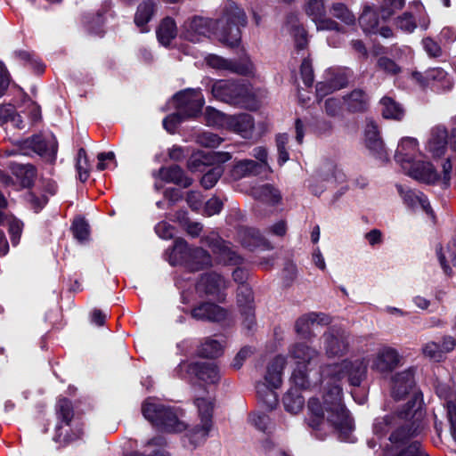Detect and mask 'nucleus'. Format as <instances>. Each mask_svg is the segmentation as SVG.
<instances>
[{
    "label": "nucleus",
    "mask_w": 456,
    "mask_h": 456,
    "mask_svg": "<svg viewBox=\"0 0 456 456\" xmlns=\"http://www.w3.org/2000/svg\"><path fill=\"white\" fill-rule=\"evenodd\" d=\"M413 385V373L411 370L395 374L392 384V395L397 401L407 399L406 410L394 416L377 419L374 422V432L379 434L387 432L389 428H397L390 436L394 444H404L406 439L421 432L423 428V413L416 408V395H411Z\"/></svg>",
    "instance_id": "1"
},
{
    "label": "nucleus",
    "mask_w": 456,
    "mask_h": 456,
    "mask_svg": "<svg viewBox=\"0 0 456 456\" xmlns=\"http://www.w3.org/2000/svg\"><path fill=\"white\" fill-rule=\"evenodd\" d=\"M247 24V16L236 4H229L219 20L212 21L204 18H193L184 21L182 36L188 41L200 42L208 36L211 27L218 40L225 45L235 46L240 40V26Z\"/></svg>",
    "instance_id": "2"
},
{
    "label": "nucleus",
    "mask_w": 456,
    "mask_h": 456,
    "mask_svg": "<svg viewBox=\"0 0 456 456\" xmlns=\"http://www.w3.org/2000/svg\"><path fill=\"white\" fill-rule=\"evenodd\" d=\"M340 387L334 385L323 396L321 403L312 399L308 403L311 417L309 424L313 428H318L322 424L329 423L342 434H347L353 429V421L346 411L341 400Z\"/></svg>",
    "instance_id": "3"
},
{
    "label": "nucleus",
    "mask_w": 456,
    "mask_h": 456,
    "mask_svg": "<svg viewBox=\"0 0 456 456\" xmlns=\"http://www.w3.org/2000/svg\"><path fill=\"white\" fill-rule=\"evenodd\" d=\"M394 160L407 175L419 182L433 183L439 178L436 167L426 160L419 141L405 135L397 142Z\"/></svg>",
    "instance_id": "4"
},
{
    "label": "nucleus",
    "mask_w": 456,
    "mask_h": 456,
    "mask_svg": "<svg viewBox=\"0 0 456 456\" xmlns=\"http://www.w3.org/2000/svg\"><path fill=\"white\" fill-rule=\"evenodd\" d=\"M289 356L292 362V383L305 389L311 386L312 372L320 362V353L305 342H298L290 347Z\"/></svg>",
    "instance_id": "5"
},
{
    "label": "nucleus",
    "mask_w": 456,
    "mask_h": 456,
    "mask_svg": "<svg viewBox=\"0 0 456 456\" xmlns=\"http://www.w3.org/2000/svg\"><path fill=\"white\" fill-rule=\"evenodd\" d=\"M142 414L149 421L166 432H182L186 428L184 422L179 419L175 411L152 397H149L142 403Z\"/></svg>",
    "instance_id": "6"
},
{
    "label": "nucleus",
    "mask_w": 456,
    "mask_h": 456,
    "mask_svg": "<svg viewBox=\"0 0 456 456\" xmlns=\"http://www.w3.org/2000/svg\"><path fill=\"white\" fill-rule=\"evenodd\" d=\"M285 358L276 356L268 364L265 373V383L256 385V394L265 407L273 409L278 403V397L274 391L282 381V370L285 366Z\"/></svg>",
    "instance_id": "7"
},
{
    "label": "nucleus",
    "mask_w": 456,
    "mask_h": 456,
    "mask_svg": "<svg viewBox=\"0 0 456 456\" xmlns=\"http://www.w3.org/2000/svg\"><path fill=\"white\" fill-rule=\"evenodd\" d=\"M212 94L219 101L229 102L232 105H239L245 108H253L255 104L248 86L232 80H217L212 86Z\"/></svg>",
    "instance_id": "8"
},
{
    "label": "nucleus",
    "mask_w": 456,
    "mask_h": 456,
    "mask_svg": "<svg viewBox=\"0 0 456 456\" xmlns=\"http://www.w3.org/2000/svg\"><path fill=\"white\" fill-rule=\"evenodd\" d=\"M366 373V364L361 358L329 364L322 370L324 378L341 379L347 378L350 384L358 386Z\"/></svg>",
    "instance_id": "9"
},
{
    "label": "nucleus",
    "mask_w": 456,
    "mask_h": 456,
    "mask_svg": "<svg viewBox=\"0 0 456 456\" xmlns=\"http://www.w3.org/2000/svg\"><path fill=\"white\" fill-rule=\"evenodd\" d=\"M192 258V264H189L193 270H199L211 265V257L208 252L202 248H196L191 252L188 244L184 240H176L174 248L169 254V262L171 265L183 264L188 257Z\"/></svg>",
    "instance_id": "10"
},
{
    "label": "nucleus",
    "mask_w": 456,
    "mask_h": 456,
    "mask_svg": "<svg viewBox=\"0 0 456 456\" xmlns=\"http://www.w3.org/2000/svg\"><path fill=\"white\" fill-rule=\"evenodd\" d=\"M173 102L187 117H195L201 111L204 99L200 90L187 89L178 92Z\"/></svg>",
    "instance_id": "11"
},
{
    "label": "nucleus",
    "mask_w": 456,
    "mask_h": 456,
    "mask_svg": "<svg viewBox=\"0 0 456 456\" xmlns=\"http://www.w3.org/2000/svg\"><path fill=\"white\" fill-rule=\"evenodd\" d=\"M322 339L324 351L326 355L330 358L343 356L348 350V337L344 331H327L323 335Z\"/></svg>",
    "instance_id": "12"
},
{
    "label": "nucleus",
    "mask_w": 456,
    "mask_h": 456,
    "mask_svg": "<svg viewBox=\"0 0 456 456\" xmlns=\"http://www.w3.org/2000/svg\"><path fill=\"white\" fill-rule=\"evenodd\" d=\"M25 143L46 160L53 161L55 159L58 143L54 135L49 134L45 137L44 135H35L33 138L27 140Z\"/></svg>",
    "instance_id": "13"
},
{
    "label": "nucleus",
    "mask_w": 456,
    "mask_h": 456,
    "mask_svg": "<svg viewBox=\"0 0 456 456\" xmlns=\"http://www.w3.org/2000/svg\"><path fill=\"white\" fill-rule=\"evenodd\" d=\"M206 61L210 68L220 70H229L230 72L242 75L253 74L255 69L250 61H243L242 62L236 63L220 56L212 55V53L206 57Z\"/></svg>",
    "instance_id": "14"
},
{
    "label": "nucleus",
    "mask_w": 456,
    "mask_h": 456,
    "mask_svg": "<svg viewBox=\"0 0 456 456\" xmlns=\"http://www.w3.org/2000/svg\"><path fill=\"white\" fill-rule=\"evenodd\" d=\"M180 368L208 384H216L220 379V371L213 362L183 363Z\"/></svg>",
    "instance_id": "15"
},
{
    "label": "nucleus",
    "mask_w": 456,
    "mask_h": 456,
    "mask_svg": "<svg viewBox=\"0 0 456 456\" xmlns=\"http://www.w3.org/2000/svg\"><path fill=\"white\" fill-rule=\"evenodd\" d=\"M401 356L393 347H383L374 356L371 368L380 373L391 372L401 362Z\"/></svg>",
    "instance_id": "16"
},
{
    "label": "nucleus",
    "mask_w": 456,
    "mask_h": 456,
    "mask_svg": "<svg viewBox=\"0 0 456 456\" xmlns=\"http://www.w3.org/2000/svg\"><path fill=\"white\" fill-rule=\"evenodd\" d=\"M412 77L420 85H436L442 89H449L452 85L448 74L440 68L429 69L424 75L414 72Z\"/></svg>",
    "instance_id": "17"
},
{
    "label": "nucleus",
    "mask_w": 456,
    "mask_h": 456,
    "mask_svg": "<svg viewBox=\"0 0 456 456\" xmlns=\"http://www.w3.org/2000/svg\"><path fill=\"white\" fill-rule=\"evenodd\" d=\"M365 143L379 159H388L387 151L385 149V144L380 138L379 128L375 122L369 121L365 125Z\"/></svg>",
    "instance_id": "18"
},
{
    "label": "nucleus",
    "mask_w": 456,
    "mask_h": 456,
    "mask_svg": "<svg viewBox=\"0 0 456 456\" xmlns=\"http://www.w3.org/2000/svg\"><path fill=\"white\" fill-rule=\"evenodd\" d=\"M448 143V130L443 125H436L431 128L429 138L427 141V149L434 156L444 155Z\"/></svg>",
    "instance_id": "19"
},
{
    "label": "nucleus",
    "mask_w": 456,
    "mask_h": 456,
    "mask_svg": "<svg viewBox=\"0 0 456 456\" xmlns=\"http://www.w3.org/2000/svg\"><path fill=\"white\" fill-rule=\"evenodd\" d=\"M254 126L253 118L248 113L228 117L227 129L240 134L242 138L251 137Z\"/></svg>",
    "instance_id": "20"
},
{
    "label": "nucleus",
    "mask_w": 456,
    "mask_h": 456,
    "mask_svg": "<svg viewBox=\"0 0 456 456\" xmlns=\"http://www.w3.org/2000/svg\"><path fill=\"white\" fill-rule=\"evenodd\" d=\"M437 256L444 271L450 274L452 266L456 268V236L437 249Z\"/></svg>",
    "instance_id": "21"
},
{
    "label": "nucleus",
    "mask_w": 456,
    "mask_h": 456,
    "mask_svg": "<svg viewBox=\"0 0 456 456\" xmlns=\"http://www.w3.org/2000/svg\"><path fill=\"white\" fill-rule=\"evenodd\" d=\"M397 189L406 205L411 207L413 209L420 208L427 213H432L429 201L426 195L419 191H413V190H404L402 186H398Z\"/></svg>",
    "instance_id": "22"
},
{
    "label": "nucleus",
    "mask_w": 456,
    "mask_h": 456,
    "mask_svg": "<svg viewBox=\"0 0 456 456\" xmlns=\"http://www.w3.org/2000/svg\"><path fill=\"white\" fill-rule=\"evenodd\" d=\"M192 318L197 320L220 321L225 318L223 308L217 305L204 303L192 309Z\"/></svg>",
    "instance_id": "23"
},
{
    "label": "nucleus",
    "mask_w": 456,
    "mask_h": 456,
    "mask_svg": "<svg viewBox=\"0 0 456 456\" xmlns=\"http://www.w3.org/2000/svg\"><path fill=\"white\" fill-rule=\"evenodd\" d=\"M226 287V282L219 274L212 273L201 277L198 283V289L207 294H217Z\"/></svg>",
    "instance_id": "24"
},
{
    "label": "nucleus",
    "mask_w": 456,
    "mask_h": 456,
    "mask_svg": "<svg viewBox=\"0 0 456 456\" xmlns=\"http://www.w3.org/2000/svg\"><path fill=\"white\" fill-rule=\"evenodd\" d=\"M159 41L163 45H168L173 38L177 35V27L175 20L171 18H166L161 20L156 31Z\"/></svg>",
    "instance_id": "25"
},
{
    "label": "nucleus",
    "mask_w": 456,
    "mask_h": 456,
    "mask_svg": "<svg viewBox=\"0 0 456 456\" xmlns=\"http://www.w3.org/2000/svg\"><path fill=\"white\" fill-rule=\"evenodd\" d=\"M381 112L385 118H392L401 120L404 117L405 110L399 102L391 99V97L384 96L380 101Z\"/></svg>",
    "instance_id": "26"
},
{
    "label": "nucleus",
    "mask_w": 456,
    "mask_h": 456,
    "mask_svg": "<svg viewBox=\"0 0 456 456\" xmlns=\"http://www.w3.org/2000/svg\"><path fill=\"white\" fill-rule=\"evenodd\" d=\"M251 194L254 198L270 204H275L281 199L279 191L272 187L271 184H261V186L254 187L251 189Z\"/></svg>",
    "instance_id": "27"
},
{
    "label": "nucleus",
    "mask_w": 456,
    "mask_h": 456,
    "mask_svg": "<svg viewBox=\"0 0 456 456\" xmlns=\"http://www.w3.org/2000/svg\"><path fill=\"white\" fill-rule=\"evenodd\" d=\"M161 174L167 182L175 183L183 187H189L192 183L191 179L185 176L184 172L178 166H173L167 169L161 170Z\"/></svg>",
    "instance_id": "28"
},
{
    "label": "nucleus",
    "mask_w": 456,
    "mask_h": 456,
    "mask_svg": "<svg viewBox=\"0 0 456 456\" xmlns=\"http://www.w3.org/2000/svg\"><path fill=\"white\" fill-rule=\"evenodd\" d=\"M155 4L151 0H144L137 8L134 22L138 27H143L151 20L155 11Z\"/></svg>",
    "instance_id": "29"
},
{
    "label": "nucleus",
    "mask_w": 456,
    "mask_h": 456,
    "mask_svg": "<svg viewBox=\"0 0 456 456\" xmlns=\"http://www.w3.org/2000/svg\"><path fill=\"white\" fill-rule=\"evenodd\" d=\"M212 427V422L208 420V419H205V422H201L200 427H197L192 428L188 433V438L190 440V443L192 444L194 446H197L199 444H202L206 442L208 436L210 432V428Z\"/></svg>",
    "instance_id": "30"
},
{
    "label": "nucleus",
    "mask_w": 456,
    "mask_h": 456,
    "mask_svg": "<svg viewBox=\"0 0 456 456\" xmlns=\"http://www.w3.org/2000/svg\"><path fill=\"white\" fill-rule=\"evenodd\" d=\"M359 21L365 32H378L379 19L375 10L370 7L364 8Z\"/></svg>",
    "instance_id": "31"
},
{
    "label": "nucleus",
    "mask_w": 456,
    "mask_h": 456,
    "mask_svg": "<svg viewBox=\"0 0 456 456\" xmlns=\"http://www.w3.org/2000/svg\"><path fill=\"white\" fill-rule=\"evenodd\" d=\"M228 117L229 116H226V114L216 110L215 108H206L205 118L208 125L219 126V127L227 129Z\"/></svg>",
    "instance_id": "32"
},
{
    "label": "nucleus",
    "mask_w": 456,
    "mask_h": 456,
    "mask_svg": "<svg viewBox=\"0 0 456 456\" xmlns=\"http://www.w3.org/2000/svg\"><path fill=\"white\" fill-rule=\"evenodd\" d=\"M303 396L294 394L293 391H289L287 395L283 396V404L286 410L291 413H297L301 411L304 405Z\"/></svg>",
    "instance_id": "33"
},
{
    "label": "nucleus",
    "mask_w": 456,
    "mask_h": 456,
    "mask_svg": "<svg viewBox=\"0 0 456 456\" xmlns=\"http://www.w3.org/2000/svg\"><path fill=\"white\" fill-rule=\"evenodd\" d=\"M12 122L16 127H20L22 123L19 114L15 112V107L12 104L0 106V123Z\"/></svg>",
    "instance_id": "34"
},
{
    "label": "nucleus",
    "mask_w": 456,
    "mask_h": 456,
    "mask_svg": "<svg viewBox=\"0 0 456 456\" xmlns=\"http://www.w3.org/2000/svg\"><path fill=\"white\" fill-rule=\"evenodd\" d=\"M330 13L338 20H343L346 24H354L355 16L349 12L344 4H333L330 8Z\"/></svg>",
    "instance_id": "35"
},
{
    "label": "nucleus",
    "mask_w": 456,
    "mask_h": 456,
    "mask_svg": "<svg viewBox=\"0 0 456 456\" xmlns=\"http://www.w3.org/2000/svg\"><path fill=\"white\" fill-rule=\"evenodd\" d=\"M346 101L349 109L353 111H359V110H362L366 106L367 99L364 92L354 90L347 96Z\"/></svg>",
    "instance_id": "36"
},
{
    "label": "nucleus",
    "mask_w": 456,
    "mask_h": 456,
    "mask_svg": "<svg viewBox=\"0 0 456 456\" xmlns=\"http://www.w3.org/2000/svg\"><path fill=\"white\" fill-rule=\"evenodd\" d=\"M223 351V346L217 340L208 339L201 345L200 354L204 357H216Z\"/></svg>",
    "instance_id": "37"
},
{
    "label": "nucleus",
    "mask_w": 456,
    "mask_h": 456,
    "mask_svg": "<svg viewBox=\"0 0 456 456\" xmlns=\"http://www.w3.org/2000/svg\"><path fill=\"white\" fill-rule=\"evenodd\" d=\"M198 406V411L200 416L201 422H205L206 419L211 422V416L213 411V403L206 397H198L195 401Z\"/></svg>",
    "instance_id": "38"
},
{
    "label": "nucleus",
    "mask_w": 456,
    "mask_h": 456,
    "mask_svg": "<svg viewBox=\"0 0 456 456\" xmlns=\"http://www.w3.org/2000/svg\"><path fill=\"white\" fill-rule=\"evenodd\" d=\"M77 170L78 172V178L81 182H86L88 177V159L86 151L84 149L78 150Z\"/></svg>",
    "instance_id": "39"
},
{
    "label": "nucleus",
    "mask_w": 456,
    "mask_h": 456,
    "mask_svg": "<svg viewBox=\"0 0 456 456\" xmlns=\"http://www.w3.org/2000/svg\"><path fill=\"white\" fill-rule=\"evenodd\" d=\"M257 164L253 160L239 161V163L233 167V176L240 178L248 175V174L254 173Z\"/></svg>",
    "instance_id": "40"
},
{
    "label": "nucleus",
    "mask_w": 456,
    "mask_h": 456,
    "mask_svg": "<svg viewBox=\"0 0 456 456\" xmlns=\"http://www.w3.org/2000/svg\"><path fill=\"white\" fill-rule=\"evenodd\" d=\"M306 13L310 15L316 24V20L321 19L325 14V4L323 0H310L307 7Z\"/></svg>",
    "instance_id": "41"
},
{
    "label": "nucleus",
    "mask_w": 456,
    "mask_h": 456,
    "mask_svg": "<svg viewBox=\"0 0 456 456\" xmlns=\"http://www.w3.org/2000/svg\"><path fill=\"white\" fill-rule=\"evenodd\" d=\"M318 319L319 315L314 313L303 315L298 319L296 324L297 331L300 334H306V332L311 329V325H314Z\"/></svg>",
    "instance_id": "42"
},
{
    "label": "nucleus",
    "mask_w": 456,
    "mask_h": 456,
    "mask_svg": "<svg viewBox=\"0 0 456 456\" xmlns=\"http://www.w3.org/2000/svg\"><path fill=\"white\" fill-rule=\"evenodd\" d=\"M223 173L221 167H213L201 177V183L204 188L210 189L215 186Z\"/></svg>",
    "instance_id": "43"
},
{
    "label": "nucleus",
    "mask_w": 456,
    "mask_h": 456,
    "mask_svg": "<svg viewBox=\"0 0 456 456\" xmlns=\"http://www.w3.org/2000/svg\"><path fill=\"white\" fill-rule=\"evenodd\" d=\"M404 0H383L381 7V16L383 20L389 19L395 11L403 8Z\"/></svg>",
    "instance_id": "44"
},
{
    "label": "nucleus",
    "mask_w": 456,
    "mask_h": 456,
    "mask_svg": "<svg viewBox=\"0 0 456 456\" xmlns=\"http://www.w3.org/2000/svg\"><path fill=\"white\" fill-rule=\"evenodd\" d=\"M72 231L74 237L77 238L78 241H85V240H87L89 236L88 225L83 219L74 221Z\"/></svg>",
    "instance_id": "45"
},
{
    "label": "nucleus",
    "mask_w": 456,
    "mask_h": 456,
    "mask_svg": "<svg viewBox=\"0 0 456 456\" xmlns=\"http://www.w3.org/2000/svg\"><path fill=\"white\" fill-rule=\"evenodd\" d=\"M57 411L59 417L65 421L67 424L69 423L70 419L73 416L72 406L70 401L66 399H61L57 403Z\"/></svg>",
    "instance_id": "46"
},
{
    "label": "nucleus",
    "mask_w": 456,
    "mask_h": 456,
    "mask_svg": "<svg viewBox=\"0 0 456 456\" xmlns=\"http://www.w3.org/2000/svg\"><path fill=\"white\" fill-rule=\"evenodd\" d=\"M7 225L9 226V232H11V240L13 244H17L20 238V232L22 231L23 224L20 220L15 219L14 216H10L8 219Z\"/></svg>",
    "instance_id": "47"
},
{
    "label": "nucleus",
    "mask_w": 456,
    "mask_h": 456,
    "mask_svg": "<svg viewBox=\"0 0 456 456\" xmlns=\"http://www.w3.org/2000/svg\"><path fill=\"white\" fill-rule=\"evenodd\" d=\"M222 139L219 135L212 133H203L198 136V143L206 147H216L220 145Z\"/></svg>",
    "instance_id": "48"
},
{
    "label": "nucleus",
    "mask_w": 456,
    "mask_h": 456,
    "mask_svg": "<svg viewBox=\"0 0 456 456\" xmlns=\"http://www.w3.org/2000/svg\"><path fill=\"white\" fill-rule=\"evenodd\" d=\"M344 86L345 83H318L316 85V94L317 96L323 97L327 94H330V93L333 92L334 90L340 89V87H343Z\"/></svg>",
    "instance_id": "49"
},
{
    "label": "nucleus",
    "mask_w": 456,
    "mask_h": 456,
    "mask_svg": "<svg viewBox=\"0 0 456 456\" xmlns=\"http://www.w3.org/2000/svg\"><path fill=\"white\" fill-rule=\"evenodd\" d=\"M302 79L306 86H312L314 81V72L312 62L308 59H304L300 68Z\"/></svg>",
    "instance_id": "50"
},
{
    "label": "nucleus",
    "mask_w": 456,
    "mask_h": 456,
    "mask_svg": "<svg viewBox=\"0 0 456 456\" xmlns=\"http://www.w3.org/2000/svg\"><path fill=\"white\" fill-rule=\"evenodd\" d=\"M292 37L297 48H304L307 45L306 31L302 26H295L292 28Z\"/></svg>",
    "instance_id": "51"
},
{
    "label": "nucleus",
    "mask_w": 456,
    "mask_h": 456,
    "mask_svg": "<svg viewBox=\"0 0 456 456\" xmlns=\"http://www.w3.org/2000/svg\"><path fill=\"white\" fill-rule=\"evenodd\" d=\"M397 27L406 32H412L416 28V23L411 14L403 13L397 19Z\"/></svg>",
    "instance_id": "52"
},
{
    "label": "nucleus",
    "mask_w": 456,
    "mask_h": 456,
    "mask_svg": "<svg viewBox=\"0 0 456 456\" xmlns=\"http://www.w3.org/2000/svg\"><path fill=\"white\" fill-rule=\"evenodd\" d=\"M318 30H338L339 26L335 20L326 18L325 14L321 16L315 22Z\"/></svg>",
    "instance_id": "53"
},
{
    "label": "nucleus",
    "mask_w": 456,
    "mask_h": 456,
    "mask_svg": "<svg viewBox=\"0 0 456 456\" xmlns=\"http://www.w3.org/2000/svg\"><path fill=\"white\" fill-rule=\"evenodd\" d=\"M222 207L223 203L219 199L211 198L210 200H207V204L204 208V214L209 216L216 215V213L220 212Z\"/></svg>",
    "instance_id": "54"
},
{
    "label": "nucleus",
    "mask_w": 456,
    "mask_h": 456,
    "mask_svg": "<svg viewBox=\"0 0 456 456\" xmlns=\"http://www.w3.org/2000/svg\"><path fill=\"white\" fill-rule=\"evenodd\" d=\"M11 83L10 74L4 64L0 61V97L3 96Z\"/></svg>",
    "instance_id": "55"
},
{
    "label": "nucleus",
    "mask_w": 456,
    "mask_h": 456,
    "mask_svg": "<svg viewBox=\"0 0 456 456\" xmlns=\"http://www.w3.org/2000/svg\"><path fill=\"white\" fill-rule=\"evenodd\" d=\"M447 415L452 424V435L456 439V397L447 402Z\"/></svg>",
    "instance_id": "56"
},
{
    "label": "nucleus",
    "mask_w": 456,
    "mask_h": 456,
    "mask_svg": "<svg viewBox=\"0 0 456 456\" xmlns=\"http://www.w3.org/2000/svg\"><path fill=\"white\" fill-rule=\"evenodd\" d=\"M156 232L160 238L170 239L174 237V227L167 222H160L156 225Z\"/></svg>",
    "instance_id": "57"
},
{
    "label": "nucleus",
    "mask_w": 456,
    "mask_h": 456,
    "mask_svg": "<svg viewBox=\"0 0 456 456\" xmlns=\"http://www.w3.org/2000/svg\"><path fill=\"white\" fill-rule=\"evenodd\" d=\"M423 353L426 356L437 359L441 356V346L434 341L428 342L423 347Z\"/></svg>",
    "instance_id": "58"
},
{
    "label": "nucleus",
    "mask_w": 456,
    "mask_h": 456,
    "mask_svg": "<svg viewBox=\"0 0 456 456\" xmlns=\"http://www.w3.org/2000/svg\"><path fill=\"white\" fill-rule=\"evenodd\" d=\"M422 45L425 50L428 52L429 56L437 57L441 53V48L436 41L430 39V37H427L422 41Z\"/></svg>",
    "instance_id": "59"
},
{
    "label": "nucleus",
    "mask_w": 456,
    "mask_h": 456,
    "mask_svg": "<svg viewBox=\"0 0 456 456\" xmlns=\"http://www.w3.org/2000/svg\"><path fill=\"white\" fill-rule=\"evenodd\" d=\"M379 68L384 69L385 72L395 74L398 73L399 68L395 61H391L389 58H379Z\"/></svg>",
    "instance_id": "60"
},
{
    "label": "nucleus",
    "mask_w": 456,
    "mask_h": 456,
    "mask_svg": "<svg viewBox=\"0 0 456 456\" xmlns=\"http://www.w3.org/2000/svg\"><path fill=\"white\" fill-rule=\"evenodd\" d=\"M238 301L239 303H246L249 304L252 302V291L248 285H240L239 288L238 294Z\"/></svg>",
    "instance_id": "61"
},
{
    "label": "nucleus",
    "mask_w": 456,
    "mask_h": 456,
    "mask_svg": "<svg viewBox=\"0 0 456 456\" xmlns=\"http://www.w3.org/2000/svg\"><path fill=\"white\" fill-rule=\"evenodd\" d=\"M312 261L314 265L324 271L326 269L325 258L319 248H316L312 254Z\"/></svg>",
    "instance_id": "62"
},
{
    "label": "nucleus",
    "mask_w": 456,
    "mask_h": 456,
    "mask_svg": "<svg viewBox=\"0 0 456 456\" xmlns=\"http://www.w3.org/2000/svg\"><path fill=\"white\" fill-rule=\"evenodd\" d=\"M218 254L219 259L222 261H233V263L236 261L234 252L231 251L230 248L227 246L220 247Z\"/></svg>",
    "instance_id": "63"
},
{
    "label": "nucleus",
    "mask_w": 456,
    "mask_h": 456,
    "mask_svg": "<svg viewBox=\"0 0 456 456\" xmlns=\"http://www.w3.org/2000/svg\"><path fill=\"white\" fill-rule=\"evenodd\" d=\"M419 443L414 442L408 445L407 449L403 453L397 456H419Z\"/></svg>",
    "instance_id": "64"
}]
</instances>
